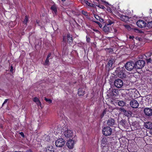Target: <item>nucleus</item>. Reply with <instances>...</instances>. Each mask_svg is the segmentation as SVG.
<instances>
[{"label":"nucleus","instance_id":"f257e3e1","mask_svg":"<svg viewBox=\"0 0 152 152\" xmlns=\"http://www.w3.org/2000/svg\"><path fill=\"white\" fill-rule=\"evenodd\" d=\"M102 132L104 135L105 136H109L112 133V130L109 126H107L103 129Z\"/></svg>","mask_w":152,"mask_h":152},{"label":"nucleus","instance_id":"f03ea898","mask_svg":"<svg viewBox=\"0 0 152 152\" xmlns=\"http://www.w3.org/2000/svg\"><path fill=\"white\" fill-rule=\"evenodd\" d=\"M145 64V62L143 60H139L135 64V67L137 69H140L143 67Z\"/></svg>","mask_w":152,"mask_h":152},{"label":"nucleus","instance_id":"7ed1b4c3","mask_svg":"<svg viewBox=\"0 0 152 152\" xmlns=\"http://www.w3.org/2000/svg\"><path fill=\"white\" fill-rule=\"evenodd\" d=\"M77 142V140L75 139L69 140L66 143L67 146L69 149H72L73 148L75 144Z\"/></svg>","mask_w":152,"mask_h":152},{"label":"nucleus","instance_id":"20e7f679","mask_svg":"<svg viewBox=\"0 0 152 152\" xmlns=\"http://www.w3.org/2000/svg\"><path fill=\"white\" fill-rule=\"evenodd\" d=\"M65 143L64 140L62 138L57 140L55 142L56 146L57 147H62Z\"/></svg>","mask_w":152,"mask_h":152},{"label":"nucleus","instance_id":"39448f33","mask_svg":"<svg viewBox=\"0 0 152 152\" xmlns=\"http://www.w3.org/2000/svg\"><path fill=\"white\" fill-rule=\"evenodd\" d=\"M114 84L116 87L118 88H121L123 86V83L121 80L118 79L115 80Z\"/></svg>","mask_w":152,"mask_h":152},{"label":"nucleus","instance_id":"423d86ee","mask_svg":"<svg viewBox=\"0 0 152 152\" xmlns=\"http://www.w3.org/2000/svg\"><path fill=\"white\" fill-rule=\"evenodd\" d=\"M135 66L134 63L132 62H129L126 63L125 65V68L128 70H132Z\"/></svg>","mask_w":152,"mask_h":152},{"label":"nucleus","instance_id":"0eeeda50","mask_svg":"<svg viewBox=\"0 0 152 152\" xmlns=\"http://www.w3.org/2000/svg\"><path fill=\"white\" fill-rule=\"evenodd\" d=\"M64 135L66 138H70L73 135V132L72 130L67 129L64 132Z\"/></svg>","mask_w":152,"mask_h":152},{"label":"nucleus","instance_id":"6e6552de","mask_svg":"<svg viewBox=\"0 0 152 152\" xmlns=\"http://www.w3.org/2000/svg\"><path fill=\"white\" fill-rule=\"evenodd\" d=\"M118 72L117 76L118 77L123 78L126 77V75L125 73V71L123 70V68H120L119 71H118Z\"/></svg>","mask_w":152,"mask_h":152},{"label":"nucleus","instance_id":"1a4fd4ad","mask_svg":"<svg viewBox=\"0 0 152 152\" xmlns=\"http://www.w3.org/2000/svg\"><path fill=\"white\" fill-rule=\"evenodd\" d=\"M137 24L138 27L142 28L145 26L146 23L144 21L140 20L137 22Z\"/></svg>","mask_w":152,"mask_h":152},{"label":"nucleus","instance_id":"9d476101","mask_svg":"<svg viewBox=\"0 0 152 152\" xmlns=\"http://www.w3.org/2000/svg\"><path fill=\"white\" fill-rule=\"evenodd\" d=\"M130 105L132 108H137L139 106V104L136 100L133 99L130 102Z\"/></svg>","mask_w":152,"mask_h":152},{"label":"nucleus","instance_id":"9b49d317","mask_svg":"<svg viewBox=\"0 0 152 152\" xmlns=\"http://www.w3.org/2000/svg\"><path fill=\"white\" fill-rule=\"evenodd\" d=\"M144 112L145 114L147 116H150L152 115V110L151 108H145L144 110Z\"/></svg>","mask_w":152,"mask_h":152},{"label":"nucleus","instance_id":"f8f14e48","mask_svg":"<svg viewBox=\"0 0 152 152\" xmlns=\"http://www.w3.org/2000/svg\"><path fill=\"white\" fill-rule=\"evenodd\" d=\"M115 123V121L112 118L109 119L107 121V124L110 126H112L114 125Z\"/></svg>","mask_w":152,"mask_h":152},{"label":"nucleus","instance_id":"ddd939ff","mask_svg":"<svg viewBox=\"0 0 152 152\" xmlns=\"http://www.w3.org/2000/svg\"><path fill=\"white\" fill-rule=\"evenodd\" d=\"M144 126L148 129H152V123L150 122H146L144 124Z\"/></svg>","mask_w":152,"mask_h":152},{"label":"nucleus","instance_id":"4468645a","mask_svg":"<svg viewBox=\"0 0 152 152\" xmlns=\"http://www.w3.org/2000/svg\"><path fill=\"white\" fill-rule=\"evenodd\" d=\"M46 152H54V148L53 146H48L45 149Z\"/></svg>","mask_w":152,"mask_h":152},{"label":"nucleus","instance_id":"2eb2a0df","mask_svg":"<svg viewBox=\"0 0 152 152\" xmlns=\"http://www.w3.org/2000/svg\"><path fill=\"white\" fill-rule=\"evenodd\" d=\"M85 90L84 88H79L78 90V94L79 96H83L84 94Z\"/></svg>","mask_w":152,"mask_h":152},{"label":"nucleus","instance_id":"dca6fc26","mask_svg":"<svg viewBox=\"0 0 152 152\" xmlns=\"http://www.w3.org/2000/svg\"><path fill=\"white\" fill-rule=\"evenodd\" d=\"M110 28L109 26H108L107 24H105L104 27H103V30L105 32H107L110 31Z\"/></svg>","mask_w":152,"mask_h":152},{"label":"nucleus","instance_id":"f3484780","mask_svg":"<svg viewBox=\"0 0 152 152\" xmlns=\"http://www.w3.org/2000/svg\"><path fill=\"white\" fill-rule=\"evenodd\" d=\"M33 101L36 103L37 105L39 106L41 105V103L37 98L36 97L34 98L33 99Z\"/></svg>","mask_w":152,"mask_h":152},{"label":"nucleus","instance_id":"a211bd4d","mask_svg":"<svg viewBox=\"0 0 152 152\" xmlns=\"http://www.w3.org/2000/svg\"><path fill=\"white\" fill-rule=\"evenodd\" d=\"M51 9L53 12L56 14L57 12V8L55 5H53L51 6Z\"/></svg>","mask_w":152,"mask_h":152},{"label":"nucleus","instance_id":"6ab92c4d","mask_svg":"<svg viewBox=\"0 0 152 152\" xmlns=\"http://www.w3.org/2000/svg\"><path fill=\"white\" fill-rule=\"evenodd\" d=\"M113 61L114 59L113 58H111L109 61L108 64L109 66L110 67L109 68H110L112 66V64L114 63Z\"/></svg>","mask_w":152,"mask_h":152},{"label":"nucleus","instance_id":"aec40b11","mask_svg":"<svg viewBox=\"0 0 152 152\" xmlns=\"http://www.w3.org/2000/svg\"><path fill=\"white\" fill-rule=\"evenodd\" d=\"M120 17L121 20L124 21H126L128 19L127 17L123 15H121V16H120Z\"/></svg>","mask_w":152,"mask_h":152},{"label":"nucleus","instance_id":"412c9836","mask_svg":"<svg viewBox=\"0 0 152 152\" xmlns=\"http://www.w3.org/2000/svg\"><path fill=\"white\" fill-rule=\"evenodd\" d=\"M67 41L69 42H71L72 41V36L70 34H68L67 35Z\"/></svg>","mask_w":152,"mask_h":152},{"label":"nucleus","instance_id":"4be33fe9","mask_svg":"<svg viewBox=\"0 0 152 152\" xmlns=\"http://www.w3.org/2000/svg\"><path fill=\"white\" fill-rule=\"evenodd\" d=\"M118 105L120 106L123 107L125 105V103L123 101H120L118 102Z\"/></svg>","mask_w":152,"mask_h":152},{"label":"nucleus","instance_id":"5701e85b","mask_svg":"<svg viewBox=\"0 0 152 152\" xmlns=\"http://www.w3.org/2000/svg\"><path fill=\"white\" fill-rule=\"evenodd\" d=\"M84 2L85 3L88 5V6H89L91 7H93L94 5L93 4H92L90 3L87 1H84Z\"/></svg>","mask_w":152,"mask_h":152},{"label":"nucleus","instance_id":"b1692460","mask_svg":"<svg viewBox=\"0 0 152 152\" xmlns=\"http://www.w3.org/2000/svg\"><path fill=\"white\" fill-rule=\"evenodd\" d=\"M130 113V112L127 111L126 110L125 111L124 113V114L126 116L129 117L131 115Z\"/></svg>","mask_w":152,"mask_h":152},{"label":"nucleus","instance_id":"393cba45","mask_svg":"<svg viewBox=\"0 0 152 152\" xmlns=\"http://www.w3.org/2000/svg\"><path fill=\"white\" fill-rule=\"evenodd\" d=\"M49 58H46L45 63H44V65H48L49 64Z\"/></svg>","mask_w":152,"mask_h":152},{"label":"nucleus","instance_id":"a878e982","mask_svg":"<svg viewBox=\"0 0 152 152\" xmlns=\"http://www.w3.org/2000/svg\"><path fill=\"white\" fill-rule=\"evenodd\" d=\"M147 26L150 28H152V21L149 22H148L147 24Z\"/></svg>","mask_w":152,"mask_h":152},{"label":"nucleus","instance_id":"bb28decb","mask_svg":"<svg viewBox=\"0 0 152 152\" xmlns=\"http://www.w3.org/2000/svg\"><path fill=\"white\" fill-rule=\"evenodd\" d=\"M28 21V18L26 16L25 18L24 19V20L23 22V23L25 24H26L27 23Z\"/></svg>","mask_w":152,"mask_h":152},{"label":"nucleus","instance_id":"cd10ccee","mask_svg":"<svg viewBox=\"0 0 152 152\" xmlns=\"http://www.w3.org/2000/svg\"><path fill=\"white\" fill-rule=\"evenodd\" d=\"M45 99L46 102H48V103H51L52 102V101L51 99H48L46 98H45Z\"/></svg>","mask_w":152,"mask_h":152},{"label":"nucleus","instance_id":"c85d7f7f","mask_svg":"<svg viewBox=\"0 0 152 152\" xmlns=\"http://www.w3.org/2000/svg\"><path fill=\"white\" fill-rule=\"evenodd\" d=\"M113 23V21L110 20H109L105 24H107V25L108 26H109V25H111Z\"/></svg>","mask_w":152,"mask_h":152},{"label":"nucleus","instance_id":"c756f323","mask_svg":"<svg viewBox=\"0 0 152 152\" xmlns=\"http://www.w3.org/2000/svg\"><path fill=\"white\" fill-rule=\"evenodd\" d=\"M119 110L121 113H124L125 111L126 110L123 108H119Z\"/></svg>","mask_w":152,"mask_h":152},{"label":"nucleus","instance_id":"7c9ffc66","mask_svg":"<svg viewBox=\"0 0 152 152\" xmlns=\"http://www.w3.org/2000/svg\"><path fill=\"white\" fill-rule=\"evenodd\" d=\"M82 14L84 15L87 16L88 15V13L84 11H82Z\"/></svg>","mask_w":152,"mask_h":152},{"label":"nucleus","instance_id":"2f4dec72","mask_svg":"<svg viewBox=\"0 0 152 152\" xmlns=\"http://www.w3.org/2000/svg\"><path fill=\"white\" fill-rule=\"evenodd\" d=\"M97 6L99 8H101L102 9H104L105 8V7L103 5H99Z\"/></svg>","mask_w":152,"mask_h":152},{"label":"nucleus","instance_id":"473e14b6","mask_svg":"<svg viewBox=\"0 0 152 152\" xmlns=\"http://www.w3.org/2000/svg\"><path fill=\"white\" fill-rule=\"evenodd\" d=\"M94 16L95 18L97 20H99L100 19L99 16L97 15H94Z\"/></svg>","mask_w":152,"mask_h":152},{"label":"nucleus","instance_id":"72a5a7b5","mask_svg":"<svg viewBox=\"0 0 152 152\" xmlns=\"http://www.w3.org/2000/svg\"><path fill=\"white\" fill-rule=\"evenodd\" d=\"M86 41L87 42H89L90 40V39L89 37H87V36L86 37Z\"/></svg>","mask_w":152,"mask_h":152},{"label":"nucleus","instance_id":"f704fd0d","mask_svg":"<svg viewBox=\"0 0 152 152\" xmlns=\"http://www.w3.org/2000/svg\"><path fill=\"white\" fill-rule=\"evenodd\" d=\"M63 42H66V37H63Z\"/></svg>","mask_w":152,"mask_h":152},{"label":"nucleus","instance_id":"c9c22d12","mask_svg":"<svg viewBox=\"0 0 152 152\" xmlns=\"http://www.w3.org/2000/svg\"><path fill=\"white\" fill-rule=\"evenodd\" d=\"M125 26L126 28L128 29L130 28V27L129 25H126Z\"/></svg>","mask_w":152,"mask_h":152},{"label":"nucleus","instance_id":"e433bc0d","mask_svg":"<svg viewBox=\"0 0 152 152\" xmlns=\"http://www.w3.org/2000/svg\"><path fill=\"white\" fill-rule=\"evenodd\" d=\"M146 60H147V62H148V63L150 62H151V58H150L147 59Z\"/></svg>","mask_w":152,"mask_h":152},{"label":"nucleus","instance_id":"4c0bfd02","mask_svg":"<svg viewBox=\"0 0 152 152\" xmlns=\"http://www.w3.org/2000/svg\"><path fill=\"white\" fill-rule=\"evenodd\" d=\"M51 55V53H49L47 57V58H49L50 57Z\"/></svg>","mask_w":152,"mask_h":152},{"label":"nucleus","instance_id":"58836bf2","mask_svg":"<svg viewBox=\"0 0 152 152\" xmlns=\"http://www.w3.org/2000/svg\"><path fill=\"white\" fill-rule=\"evenodd\" d=\"M20 135L23 137H24V134L23 133V132H21L20 133Z\"/></svg>","mask_w":152,"mask_h":152},{"label":"nucleus","instance_id":"ea45409f","mask_svg":"<svg viewBox=\"0 0 152 152\" xmlns=\"http://www.w3.org/2000/svg\"><path fill=\"white\" fill-rule=\"evenodd\" d=\"M7 99H5V100L4 101V103H3V104H2V106H3L4 105V104H5L6 103H7Z\"/></svg>","mask_w":152,"mask_h":152},{"label":"nucleus","instance_id":"a19ab883","mask_svg":"<svg viewBox=\"0 0 152 152\" xmlns=\"http://www.w3.org/2000/svg\"><path fill=\"white\" fill-rule=\"evenodd\" d=\"M102 1L104 3H105L107 4H109L107 2L105 1Z\"/></svg>","mask_w":152,"mask_h":152},{"label":"nucleus","instance_id":"79ce46f5","mask_svg":"<svg viewBox=\"0 0 152 152\" xmlns=\"http://www.w3.org/2000/svg\"><path fill=\"white\" fill-rule=\"evenodd\" d=\"M134 38V37L133 36L129 37V38L131 39H133Z\"/></svg>","mask_w":152,"mask_h":152},{"label":"nucleus","instance_id":"37998d69","mask_svg":"<svg viewBox=\"0 0 152 152\" xmlns=\"http://www.w3.org/2000/svg\"><path fill=\"white\" fill-rule=\"evenodd\" d=\"M13 71V67L12 66H11L10 71L12 72Z\"/></svg>","mask_w":152,"mask_h":152},{"label":"nucleus","instance_id":"c03bdc74","mask_svg":"<svg viewBox=\"0 0 152 152\" xmlns=\"http://www.w3.org/2000/svg\"><path fill=\"white\" fill-rule=\"evenodd\" d=\"M98 25H99V27H102V24H101L100 23H99L98 24Z\"/></svg>","mask_w":152,"mask_h":152},{"label":"nucleus","instance_id":"a18cd8bd","mask_svg":"<svg viewBox=\"0 0 152 152\" xmlns=\"http://www.w3.org/2000/svg\"><path fill=\"white\" fill-rule=\"evenodd\" d=\"M101 22H103V19H102V18H100V19L99 20Z\"/></svg>","mask_w":152,"mask_h":152},{"label":"nucleus","instance_id":"49530a36","mask_svg":"<svg viewBox=\"0 0 152 152\" xmlns=\"http://www.w3.org/2000/svg\"><path fill=\"white\" fill-rule=\"evenodd\" d=\"M105 113H105V111H104L103 112V113H102V116H103L104 115V114H105Z\"/></svg>","mask_w":152,"mask_h":152},{"label":"nucleus","instance_id":"de8ad7c7","mask_svg":"<svg viewBox=\"0 0 152 152\" xmlns=\"http://www.w3.org/2000/svg\"><path fill=\"white\" fill-rule=\"evenodd\" d=\"M36 23H37L38 24H39V20H37L36 21Z\"/></svg>","mask_w":152,"mask_h":152},{"label":"nucleus","instance_id":"09e8293b","mask_svg":"<svg viewBox=\"0 0 152 152\" xmlns=\"http://www.w3.org/2000/svg\"><path fill=\"white\" fill-rule=\"evenodd\" d=\"M95 22L98 24H99L100 23L98 21H96Z\"/></svg>","mask_w":152,"mask_h":152},{"label":"nucleus","instance_id":"8fccbe9b","mask_svg":"<svg viewBox=\"0 0 152 152\" xmlns=\"http://www.w3.org/2000/svg\"><path fill=\"white\" fill-rule=\"evenodd\" d=\"M61 152H66V150H64Z\"/></svg>","mask_w":152,"mask_h":152},{"label":"nucleus","instance_id":"3c124183","mask_svg":"<svg viewBox=\"0 0 152 152\" xmlns=\"http://www.w3.org/2000/svg\"><path fill=\"white\" fill-rule=\"evenodd\" d=\"M94 30L96 32H98V31L97 30Z\"/></svg>","mask_w":152,"mask_h":152},{"label":"nucleus","instance_id":"603ef678","mask_svg":"<svg viewBox=\"0 0 152 152\" xmlns=\"http://www.w3.org/2000/svg\"><path fill=\"white\" fill-rule=\"evenodd\" d=\"M151 12L152 13V10L151 9H150Z\"/></svg>","mask_w":152,"mask_h":152},{"label":"nucleus","instance_id":"864d4df0","mask_svg":"<svg viewBox=\"0 0 152 152\" xmlns=\"http://www.w3.org/2000/svg\"><path fill=\"white\" fill-rule=\"evenodd\" d=\"M63 1H65V0H62Z\"/></svg>","mask_w":152,"mask_h":152}]
</instances>
